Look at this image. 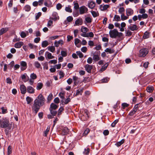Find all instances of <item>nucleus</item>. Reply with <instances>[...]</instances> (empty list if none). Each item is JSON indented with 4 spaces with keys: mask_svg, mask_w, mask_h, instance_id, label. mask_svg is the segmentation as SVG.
<instances>
[{
    "mask_svg": "<svg viewBox=\"0 0 155 155\" xmlns=\"http://www.w3.org/2000/svg\"><path fill=\"white\" fill-rule=\"evenodd\" d=\"M76 53L78 55L79 58H82L83 57V55L81 52L80 51H77L76 52Z\"/></svg>",
    "mask_w": 155,
    "mask_h": 155,
    "instance_id": "52",
    "label": "nucleus"
},
{
    "mask_svg": "<svg viewBox=\"0 0 155 155\" xmlns=\"http://www.w3.org/2000/svg\"><path fill=\"white\" fill-rule=\"evenodd\" d=\"M63 44V41L62 40H60L58 41H55L54 43L55 46L56 47H58L59 45H62Z\"/></svg>",
    "mask_w": 155,
    "mask_h": 155,
    "instance_id": "20",
    "label": "nucleus"
},
{
    "mask_svg": "<svg viewBox=\"0 0 155 155\" xmlns=\"http://www.w3.org/2000/svg\"><path fill=\"white\" fill-rule=\"evenodd\" d=\"M20 89L21 93L22 94H25L26 92V88L24 84H22L20 85Z\"/></svg>",
    "mask_w": 155,
    "mask_h": 155,
    "instance_id": "14",
    "label": "nucleus"
},
{
    "mask_svg": "<svg viewBox=\"0 0 155 155\" xmlns=\"http://www.w3.org/2000/svg\"><path fill=\"white\" fill-rule=\"evenodd\" d=\"M65 10L66 12H69L71 13L72 12V9H71L70 7H69V6L65 7Z\"/></svg>",
    "mask_w": 155,
    "mask_h": 155,
    "instance_id": "51",
    "label": "nucleus"
},
{
    "mask_svg": "<svg viewBox=\"0 0 155 155\" xmlns=\"http://www.w3.org/2000/svg\"><path fill=\"white\" fill-rule=\"evenodd\" d=\"M148 52L149 51L148 49L146 48H142L140 50L139 56L144 57L148 54Z\"/></svg>",
    "mask_w": 155,
    "mask_h": 155,
    "instance_id": "4",
    "label": "nucleus"
},
{
    "mask_svg": "<svg viewBox=\"0 0 155 155\" xmlns=\"http://www.w3.org/2000/svg\"><path fill=\"white\" fill-rule=\"evenodd\" d=\"M149 33L147 31L145 32L143 36V38L144 39H147L149 38Z\"/></svg>",
    "mask_w": 155,
    "mask_h": 155,
    "instance_id": "39",
    "label": "nucleus"
},
{
    "mask_svg": "<svg viewBox=\"0 0 155 155\" xmlns=\"http://www.w3.org/2000/svg\"><path fill=\"white\" fill-rule=\"evenodd\" d=\"M46 53L47 54V58L49 59H53L54 58V56L52 55L51 53L47 51L46 52Z\"/></svg>",
    "mask_w": 155,
    "mask_h": 155,
    "instance_id": "37",
    "label": "nucleus"
},
{
    "mask_svg": "<svg viewBox=\"0 0 155 155\" xmlns=\"http://www.w3.org/2000/svg\"><path fill=\"white\" fill-rule=\"evenodd\" d=\"M79 10L80 14H83L87 12L88 9L85 6H83L80 7Z\"/></svg>",
    "mask_w": 155,
    "mask_h": 155,
    "instance_id": "6",
    "label": "nucleus"
},
{
    "mask_svg": "<svg viewBox=\"0 0 155 155\" xmlns=\"http://www.w3.org/2000/svg\"><path fill=\"white\" fill-rule=\"evenodd\" d=\"M62 130V134L63 135L66 134L69 131V129L67 127H61Z\"/></svg>",
    "mask_w": 155,
    "mask_h": 155,
    "instance_id": "13",
    "label": "nucleus"
},
{
    "mask_svg": "<svg viewBox=\"0 0 155 155\" xmlns=\"http://www.w3.org/2000/svg\"><path fill=\"white\" fill-rule=\"evenodd\" d=\"M1 109L2 110V114H4L7 112V110L6 108H5L4 107H2L1 108Z\"/></svg>",
    "mask_w": 155,
    "mask_h": 155,
    "instance_id": "60",
    "label": "nucleus"
},
{
    "mask_svg": "<svg viewBox=\"0 0 155 155\" xmlns=\"http://www.w3.org/2000/svg\"><path fill=\"white\" fill-rule=\"evenodd\" d=\"M90 151V149L88 148H87V149L85 148L84 150V151L83 152L84 153V154L88 155V154Z\"/></svg>",
    "mask_w": 155,
    "mask_h": 155,
    "instance_id": "55",
    "label": "nucleus"
},
{
    "mask_svg": "<svg viewBox=\"0 0 155 155\" xmlns=\"http://www.w3.org/2000/svg\"><path fill=\"white\" fill-rule=\"evenodd\" d=\"M28 33L27 31V34H26L24 32L22 31L21 32L20 35L22 38H25V37L27 35H28Z\"/></svg>",
    "mask_w": 155,
    "mask_h": 155,
    "instance_id": "43",
    "label": "nucleus"
},
{
    "mask_svg": "<svg viewBox=\"0 0 155 155\" xmlns=\"http://www.w3.org/2000/svg\"><path fill=\"white\" fill-rule=\"evenodd\" d=\"M73 78L74 81V84L76 85L79 82L78 81V78L76 76H74L73 77Z\"/></svg>",
    "mask_w": 155,
    "mask_h": 155,
    "instance_id": "27",
    "label": "nucleus"
},
{
    "mask_svg": "<svg viewBox=\"0 0 155 155\" xmlns=\"http://www.w3.org/2000/svg\"><path fill=\"white\" fill-rule=\"evenodd\" d=\"M81 35L84 37L93 38L94 36V34L92 32H90L89 33H82Z\"/></svg>",
    "mask_w": 155,
    "mask_h": 155,
    "instance_id": "7",
    "label": "nucleus"
},
{
    "mask_svg": "<svg viewBox=\"0 0 155 155\" xmlns=\"http://www.w3.org/2000/svg\"><path fill=\"white\" fill-rule=\"evenodd\" d=\"M21 79L24 82H26L28 81V77L27 76L26 74H25L21 75Z\"/></svg>",
    "mask_w": 155,
    "mask_h": 155,
    "instance_id": "18",
    "label": "nucleus"
},
{
    "mask_svg": "<svg viewBox=\"0 0 155 155\" xmlns=\"http://www.w3.org/2000/svg\"><path fill=\"white\" fill-rule=\"evenodd\" d=\"M38 102L37 100H35L32 107V111L35 114L37 113L41 106Z\"/></svg>",
    "mask_w": 155,
    "mask_h": 155,
    "instance_id": "2",
    "label": "nucleus"
},
{
    "mask_svg": "<svg viewBox=\"0 0 155 155\" xmlns=\"http://www.w3.org/2000/svg\"><path fill=\"white\" fill-rule=\"evenodd\" d=\"M24 9L26 11L28 12L31 9V7L29 5H27L24 7Z\"/></svg>",
    "mask_w": 155,
    "mask_h": 155,
    "instance_id": "49",
    "label": "nucleus"
},
{
    "mask_svg": "<svg viewBox=\"0 0 155 155\" xmlns=\"http://www.w3.org/2000/svg\"><path fill=\"white\" fill-rule=\"evenodd\" d=\"M51 113L53 116H55L57 114V111L55 110L49 109Z\"/></svg>",
    "mask_w": 155,
    "mask_h": 155,
    "instance_id": "41",
    "label": "nucleus"
},
{
    "mask_svg": "<svg viewBox=\"0 0 155 155\" xmlns=\"http://www.w3.org/2000/svg\"><path fill=\"white\" fill-rule=\"evenodd\" d=\"M126 12V15L128 16L132 15L134 13L133 10L131 8H128L127 9Z\"/></svg>",
    "mask_w": 155,
    "mask_h": 155,
    "instance_id": "16",
    "label": "nucleus"
},
{
    "mask_svg": "<svg viewBox=\"0 0 155 155\" xmlns=\"http://www.w3.org/2000/svg\"><path fill=\"white\" fill-rule=\"evenodd\" d=\"M52 80L48 81L46 83V85L47 87H50L52 84Z\"/></svg>",
    "mask_w": 155,
    "mask_h": 155,
    "instance_id": "59",
    "label": "nucleus"
},
{
    "mask_svg": "<svg viewBox=\"0 0 155 155\" xmlns=\"http://www.w3.org/2000/svg\"><path fill=\"white\" fill-rule=\"evenodd\" d=\"M35 100H37L38 103L40 104V105L42 106L44 104L45 99L42 95L41 94H40Z\"/></svg>",
    "mask_w": 155,
    "mask_h": 155,
    "instance_id": "3",
    "label": "nucleus"
},
{
    "mask_svg": "<svg viewBox=\"0 0 155 155\" xmlns=\"http://www.w3.org/2000/svg\"><path fill=\"white\" fill-rule=\"evenodd\" d=\"M50 129V127H48L45 130L44 132L43 136L45 137H46L48 134V132L49 131Z\"/></svg>",
    "mask_w": 155,
    "mask_h": 155,
    "instance_id": "34",
    "label": "nucleus"
},
{
    "mask_svg": "<svg viewBox=\"0 0 155 155\" xmlns=\"http://www.w3.org/2000/svg\"><path fill=\"white\" fill-rule=\"evenodd\" d=\"M125 139H123L121 140L120 141L117 142L115 144V145L117 147L120 146L122 144H123L125 141Z\"/></svg>",
    "mask_w": 155,
    "mask_h": 155,
    "instance_id": "24",
    "label": "nucleus"
},
{
    "mask_svg": "<svg viewBox=\"0 0 155 155\" xmlns=\"http://www.w3.org/2000/svg\"><path fill=\"white\" fill-rule=\"evenodd\" d=\"M8 124L9 122L7 120H2L0 121V125L1 126H8Z\"/></svg>",
    "mask_w": 155,
    "mask_h": 155,
    "instance_id": "12",
    "label": "nucleus"
},
{
    "mask_svg": "<svg viewBox=\"0 0 155 155\" xmlns=\"http://www.w3.org/2000/svg\"><path fill=\"white\" fill-rule=\"evenodd\" d=\"M59 75L60 76V78H61L64 77V74L63 71H61L59 72Z\"/></svg>",
    "mask_w": 155,
    "mask_h": 155,
    "instance_id": "62",
    "label": "nucleus"
},
{
    "mask_svg": "<svg viewBox=\"0 0 155 155\" xmlns=\"http://www.w3.org/2000/svg\"><path fill=\"white\" fill-rule=\"evenodd\" d=\"M20 64L21 66V70L23 71L25 70L27 68V63L24 61H21L20 62Z\"/></svg>",
    "mask_w": 155,
    "mask_h": 155,
    "instance_id": "9",
    "label": "nucleus"
},
{
    "mask_svg": "<svg viewBox=\"0 0 155 155\" xmlns=\"http://www.w3.org/2000/svg\"><path fill=\"white\" fill-rule=\"evenodd\" d=\"M93 62V59L91 57H89L87 60V62L88 63L91 64Z\"/></svg>",
    "mask_w": 155,
    "mask_h": 155,
    "instance_id": "61",
    "label": "nucleus"
},
{
    "mask_svg": "<svg viewBox=\"0 0 155 155\" xmlns=\"http://www.w3.org/2000/svg\"><path fill=\"white\" fill-rule=\"evenodd\" d=\"M65 94L64 93L61 92L59 94V96L62 99H64V95Z\"/></svg>",
    "mask_w": 155,
    "mask_h": 155,
    "instance_id": "63",
    "label": "nucleus"
},
{
    "mask_svg": "<svg viewBox=\"0 0 155 155\" xmlns=\"http://www.w3.org/2000/svg\"><path fill=\"white\" fill-rule=\"evenodd\" d=\"M91 12L94 17H96L99 16V14L98 12H95L94 11H91Z\"/></svg>",
    "mask_w": 155,
    "mask_h": 155,
    "instance_id": "38",
    "label": "nucleus"
},
{
    "mask_svg": "<svg viewBox=\"0 0 155 155\" xmlns=\"http://www.w3.org/2000/svg\"><path fill=\"white\" fill-rule=\"evenodd\" d=\"M53 97V95L52 94H50L48 97V101H50L52 99Z\"/></svg>",
    "mask_w": 155,
    "mask_h": 155,
    "instance_id": "53",
    "label": "nucleus"
},
{
    "mask_svg": "<svg viewBox=\"0 0 155 155\" xmlns=\"http://www.w3.org/2000/svg\"><path fill=\"white\" fill-rule=\"evenodd\" d=\"M109 34L110 37L112 38H115L117 37H120L123 35L122 33L119 32L116 29L110 31Z\"/></svg>",
    "mask_w": 155,
    "mask_h": 155,
    "instance_id": "1",
    "label": "nucleus"
},
{
    "mask_svg": "<svg viewBox=\"0 0 155 155\" xmlns=\"http://www.w3.org/2000/svg\"><path fill=\"white\" fill-rule=\"evenodd\" d=\"M49 45L48 42L47 41H43L41 43V46L42 47L45 48Z\"/></svg>",
    "mask_w": 155,
    "mask_h": 155,
    "instance_id": "33",
    "label": "nucleus"
},
{
    "mask_svg": "<svg viewBox=\"0 0 155 155\" xmlns=\"http://www.w3.org/2000/svg\"><path fill=\"white\" fill-rule=\"evenodd\" d=\"M119 12L122 14H124L125 12V9L123 7H120L118 10Z\"/></svg>",
    "mask_w": 155,
    "mask_h": 155,
    "instance_id": "46",
    "label": "nucleus"
},
{
    "mask_svg": "<svg viewBox=\"0 0 155 155\" xmlns=\"http://www.w3.org/2000/svg\"><path fill=\"white\" fill-rule=\"evenodd\" d=\"M41 12H39L37 14L35 15V19L37 20L41 15Z\"/></svg>",
    "mask_w": 155,
    "mask_h": 155,
    "instance_id": "56",
    "label": "nucleus"
},
{
    "mask_svg": "<svg viewBox=\"0 0 155 155\" xmlns=\"http://www.w3.org/2000/svg\"><path fill=\"white\" fill-rule=\"evenodd\" d=\"M146 90L148 92L152 93L154 90V88L153 87H147Z\"/></svg>",
    "mask_w": 155,
    "mask_h": 155,
    "instance_id": "35",
    "label": "nucleus"
},
{
    "mask_svg": "<svg viewBox=\"0 0 155 155\" xmlns=\"http://www.w3.org/2000/svg\"><path fill=\"white\" fill-rule=\"evenodd\" d=\"M58 106H57L56 104H55L54 103H52L50 105V107L49 109L52 110H55L58 108Z\"/></svg>",
    "mask_w": 155,
    "mask_h": 155,
    "instance_id": "25",
    "label": "nucleus"
},
{
    "mask_svg": "<svg viewBox=\"0 0 155 155\" xmlns=\"http://www.w3.org/2000/svg\"><path fill=\"white\" fill-rule=\"evenodd\" d=\"M23 44L24 43L23 42L19 41L15 44L14 47L16 48H21Z\"/></svg>",
    "mask_w": 155,
    "mask_h": 155,
    "instance_id": "19",
    "label": "nucleus"
},
{
    "mask_svg": "<svg viewBox=\"0 0 155 155\" xmlns=\"http://www.w3.org/2000/svg\"><path fill=\"white\" fill-rule=\"evenodd\" d=\"M8 30L7 28H3L0 30V35L6 32Z\"/></svg>",
    "mask_w": 155,
    "mask_h": 155,
    "instance_id": "32",
    "label": "nucleus"
},
{
    "mask_svg": "<svg viewBox=\"0 0 155 155\" xmlns=\"http://www.w3.org/2000/svg\"><path fill=\"white\" fill-rule=\"evenodd\" d=\"M89 31V29L87 28L84 26H82L81 28V31L83 33H86Z\"/></svg>",
    "mask_w": 155,
    "mask_h": 155,
    "instance_id": "23",
    "label": "nucleus"
},
{
    "mask_svg": "<svg viewBox=\"0 0 155 155\" xmlns=\"http://www.w3.org/2000/svg\"><path fill=\"white\" fill-rule=\"evenodd\" d=\"M109 131L108 130H105L103 132V134L104 136L108 135L109 134Z\"/></svg>",
    "mask_w": 155,
    "mask_h": 155,
    "instance_id": "58",
    "label": "nucleus"
},
{
    "mask_svg": "<svg viewBox=\"0 0 155 155\" xmlns=\"http://www.w3.org/2000/svg\"><path fill=\"white\" fill-rule=\"evenodd\" d=\"M70 95H69L68 98H67L64 102V103L65 104H68L71 101V98H70Z\"/></svg>",
    "mask_w": 155,
    "mask_h": 155,
    "instance_id": "50",
    "label": "nucleus"
},
{
    "mask_svg": "<svg viewBox=\"0 0 155 155\" xmlns=\"http://www.w3.org/2000/svg\"><path fill=\"white\" fill-rule=\"evenodd\" d=\"M122 106L123 108L124 109L126 107H128L129 106V105L127 103H124L122 104Z\"/></svg>",
    "mask_w": 155,
    "mask_h": 155,
    "instance_id": "64",
    "label": "nucleus"
},
{
    "mask_svg": "<svg viewBox=\"0 0 155 155\" xmlns=\"http://www.w3.org/2000/svg\"><path fill=\"white\" fill-rule=\"evenodd\" d=\"M52 16L54 17L51 18L52 20H56L58 19V16H57V13H54L52 15Z\"/></svg>",
    "mask_w": 155,
    "mask_h": 155,
    "instance_id": "45",
    "label": "nucleus"
},
{
    "mask_svg": "<svg viewBox=\"0 0 155 155\" xmlns=\"http://www.w3.org/2000/svg\"><path fill=\"white\" fill-rule=\"evenodd\" d=\"M30 77L33 80L36 79L37 78L36 75L34 73L31 74Z\"/></svg>",
    "mask_w": 155,
    "mask_h": 155,
    "instance_id": "54",
    "label": "nucleus"
},
{
    "mask_svg": "<svg viewBox=\"0 0 155 155\" xmlns=\"http://www.w3.org/2000/svg\"><path fill=\"white\" fill-rule=\"evenodd\" d=\"M26 100L27 101V104H29L31 101H32V99L28 96L26 97Z\"/></svg>",
    "mask_w": 155,
    "mask_h": 155,
    "instance_id": "47",
    "label": "nucleus"
},
{
    "mask_svg": "<svg viewBox=\"0 0 155 155\" xmlns=\"http://www.w3.org/2000/svg\"><path fill=\"white\" fill-rule=\"evenodd\" d=\"M114 19L116 21H120V16L117 15H115L114 17Z\"/></svg>",
    "mask_w": 155,
    "mask_h": 155,
    "instance_id": "42",
    "label": "nucleus"
},
{
    "mask_svg": "<svg viewBox=\"0 0 155 155\" xmlns=\"http://www.w3.org/2000/svg\"><path fill=\"white\" fill-rule=\"evenodd\" d=\"M129 28L132 31L136 30L137 29V27L135 25H134L132 26H130L129 27Z\"/></svg>",
    "mask_w": 155,
    "mask_h": 155,
    "instance_id": "28",
    "label": "nucleus"
},
{
    "mask_svg": "<svg viewBox=\"0 0 155 155\" xmlns=\"http://www.w3.org/2000/svg\"><path fill=\"white\" fill-rule=\"evenodd\" d=\"M80 40L78 38H76L75 39V44L78 48L80 47L81 46V43H80Z\"/></svg>",
    "mask_w": 155,
    "mask_h": 155,
    "instance_id": "21",
    "label": "nucleus"
},
{
    "mask_svg": "<svg viewBox=\"0 0 155 155\" xmlns=\"http://www.w3.org/2000/svg\"><path fill=\"white\" fill-rule=\"evenodd\" d=\"M48 51L52 53L54 52L55 51V48L54 46H48Z\"/></svg>",
    "mask_w": 155,
    "mask_h": 155,
    "instance_id": "29",
    "label": "nucleus"
},
{
    "mask_svg": "<svg viewBox=\"0 0 155 155\" xmlns=\"http://www.w3.org/2000/svg\"><path fill=\"white\" fill-rule=\"evenodd\" d=\"M12 149L10 146H9L8 148V155H9L12 153Z\"/></svg>",
    "mask_w": 155,
    "mask_h": 155,
    "instance_id": "48",
    "label": "nucleus"
},
{
    "mask_svg": "<svg viewBox=\"0 0 155 155\" xmlns=\"http://www.w3.org/2000/svg\"><path fill=\"white\" fill-rule=\"evenodd\" d=\"M93 59L95 61H97L100 59L99 56L97 55H94Z\"/></svg>",
    "mask_w": 155,
    "mask_h": 155,
    "instance_id": "40",
    "label": "nucleus"
},
{
    "mask_svg": "<svg viewBox=\"0 0 155 155\" xmlns=\"http://www.w3.org/2000/svg\"><path fill=\"white\" fill-rule=\"evenodd\" d=\"M34 65L37 68H40L41 67L40 63L38 61H36L34 62Z\"/></svg>",
    "mask_w": 155,
    "mask_h": 155,
    "instance_id": "31",
    "label": "nucleus"
},
{
    "mask_svg": "<svg viewBox=\"0 0 155 155\" xmlns=\"http://www.w3.org/2000/svg\"><path fill=\"white\" fill-rule=\"evenodd\" d=\"M83 20L81 18L78 19L76 20L75 22V24L74 25H81L83 24Z\"/></svg>",
    "mask_w": 155,
    "mask_h": 155,
    "instance_id": "15",
    "label": "nucleus"
},
{
    "mask_svg": "<svg viewBox=\"0 0 155 155\" xmlns=\"http://www.w3.org/2000/svg\"><path fill=\"white\" fill-rule=\"evenodd\" d=\"M108 65L109 63H106L101 68L100 70V71H101V72H102L104 71L105 70L107 69Z\"/></svg>",
    "mask_w": 155,
    "mask_h": 155,
    "instance_id": "22",
    "label": "nucleus"
},
{
    "mask_svg": "<svg viewBox=\"0 0 155 155\" xmlns=\"http://www.w3.org/2000/svg\"><path fill=\"white\" fill-rule=\"evenodd\" d=\"M87 5L88 7L91 9L94 8L95 6V2L92 1H89L88 2Z\"/></svg>",
    "mask_w": 155,
    "mask_h": 155,
    "instance_id": "10",
    "label": "nucleus"
},
{
    "mask_svg": "<svg viewBox=\"0 0 155 155\" xmlns=\"http://www.w3.org/2000/svg\"><path fill=\"white\" fill-rule=\"evenodd\" d=\"M105 51L107 52H108L110 54H112L114 52V50L111 48H107L105 50Z\"/></svg>",
    "mask_w": 155,
    "mask_h": 155,
    "instance_id": "36",
    "label": "nucleus"
},
{
    "mask_svg": "<svg viewBox=\"0 0 155 155\" xmlns=\"http://www.w3.org/2000/svg\"><path fill=\"white\" fill-rule=\"evenodd\" d=\"M93 65H89L88 64H86L84 68L86 70L88 73H90L91 72V70L93 68Z\"/></svg>",
    "mask_w": 155,
    "mask_h": 155,
    "instance_id": "8",
    "label": "nucleus"
},
{
    "mask_svg": "<svg viewBox=\"0 0 155 155\" xmlns=\"http://www.w3.org/2000/svg\"><path fill=\"white\" fill-rule=\"evenodd\" d=\"M110 7V5H101L100 6V9L102 11H104Z\"/></svg>",
    "mask_w": 155,
    "mask_h": 155,
    "instance_id": "11",
    "label": "nucleus"
},
{
    "mask_svg": "<svg viewBox=\"0 0 155 155\" xmlns=\"http://www.w3.org/2000/svg\"><path fill=\"white\" fill-rule=\"evenodd\" d=\"M128 18V16H125L124 14H122L121 15V19L122 21L126 20Z\"/></svg>",
    "mask_w": 155,
    "mask_h": 155,
    "instance_id": "44",
    "label": "nucleus"
},
{
    "mask_svg": "<svg viewBox=\"0 0 155 155\" xmlns=\"http://www.w3.org/2000/svg\"><path fill=\"white\" fill-rule=\"evenodd\" d=\"M43 86L42 83L40 82L37 84L36 89L37 90H40L41 89Z\"/></svg>",
    "mask_w": 155,
    "mask_h": 155,
    "instance_id": "30",
    "label": "nucleus"
},
{
    "mask_svg": "<svg viewBox=\"0 0 155 155\" xmlns=\"http://www.w3.org/2000/svg\"><path fill=\"white\" fill-rule=\"evenodd\" d=\"M88 111L87 110H84V114L81 116V119L83 120H85L88 119L89 117Z\"/></svg>",
    "mask_w": 155,
    "mask_h": 155,
    "instance_id": "5",
    "label": "nucleus"
},
{
    "mask_svg": "<svg viewBox=\"0 0 155 155\" xmlns=\"http://www.w3.org/2000/svg\"><path fill=\"white\" fill-rule=\"evenodd\" d=\"M61 54L62 56L65 57L67 55V51H61Z\"/></svg>",
    "mask_w": 155,
    "mask_h": 155,
    "instance_id": "57",
    "label": "nucleus"
},
{
    "mask_svg": "<svg viewBox=\"0 0 155 155\" xmlns=\"http://www.w3.org/2000/svg\"><path fill=\"white\" fill-rule=\"evenodd\" d=\"M27 91L29 93L33 94L35 92V90L32 87L28 86L27 87Z\"/></svg>",
    "mask_w": 155,
    "mask_h": 155,
    "instance_id": "17",
    "label": "nucleus"
},
{
    "mask_svg": "<svg viewBox=\"0 0 155 155\" xmlns=\"http://www.w3.org/2000/svg\"><path fill=\"white\" fill-rule=\"evenodd\" d=\"M83 91V88H81V89H79L78 90H77L76 91V94H75V96H77V95H79V94H80L81 95Z\"/></svg>",
    "mask_w": 155,
    "mask_h": 155,
    "instance_id": "26",
    "label": "nucleus"
}]
</instances>
